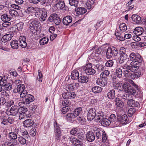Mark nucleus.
<instances>
[{"mask_svg":"<svg viewBox=\"0 0 146 146\" xmlns=\"http://www.w3.org/2000/svg\"><path fill=\"white\" fill-rule=\"evenodd\" d=\"M110 71L108 70H105L102 72L100 75V77L102 78L106 79L108 77L110 74Z\"/></svg>","mask_w":146,"mask_h":146,"instance_id":"nucleus-43","label":"nucleus"},{"mask_svg":"<svg viewBox=\"0 0 146 146\" xmlns=\"http://www.w3.org/2000/svg\"><path fill=\"white\" fill-rule=\"evenodd\" d=\"M11 47L13 49H17L19 47L18 41L16 40L11 41L10 43Z\"/></svg>","mask_w":146,"mask_h":146,"instance_id":"nucleus-42","label":"nucleus"},{"mask_svg":"<svg viewBox=\"0 0 146 146\" xmlns=\"http://www.w3.org/2000/svg\"><path fill=\"white\" fill-rule=\"evenodd\" d=\"M58 16L56 14H51L48 18V20L51 22H54V21L57 19Z\"/></svg>","mask_w":146,"mask_h":146,"instance_id":"nucleus-49","label":"nucleus"},{"mask_svg":"<svg viewBox=\"0 0 146 146\" xmlns=\"http://www.w3.org/2000/svg\"><path fill=\"white\" fill-rule=\"evenodd\" d=\"M69 106H65L62 108L61 111L63 113L65 114L69 111Z\"/></svg>","mask_w":146,"mask_h":146,"instance_id":"nucleus-64","label":"nucleus"},{"mask_svg":"<svg viewBox=\"0 0 146 146\" xmlns=\"http://www.w3.org/2000/svg\"><path fill=\"white\" fill-rule=\"evenodd\" d=\"M128 117L126 115L124 114L122 115L119 119L120 123L122 124H125L128 121Z\"/></svg>","mask_w":146,"mask_h":146,"instance_id":"nucleus-38","label":"nucleus"},{"mask_svg":"<svg viewBox=\"0 0 146 146\" xmlns=\"http://www.w3.org/2000/svg\"><path fill=\"white\" fill-rule=\"evenodd\" d=\"M19 45L23 48H25L27 46V44L26 42V38L24 36H20L19 39Z\"/></svg>","mask_w":146,"mask_h":146,"instance_id":"nucleus-17","label":"nucleus"},{"mask_svg":"<svg viewBox=\"0 0 146 146\" xmlns=\"http://www.w3.org/2000/svg\"><path fill=\"white\" fill-rule=\"evenodd\" d=\"M96 137L98 141L100 140L102 137V141L103 143L105 142L107 139V136L105 132L103 130L100 129L98 130V131L95 133Z\"/></svg>","mask_w":146,"mask_h":146,"instance_id":"nucleus-5","label":"nucleus"},{"mask_svg":"<svg viewBox=\"0 0 146 146\" xmlns=\"http://www.w3.org/2000/svg\"><path fill=\"white\" fill-rule=\"evenodd\" d=\"M127 55L126 54H121L118 58L119 61L120 63H123L127 59Z\"/></svg>","mask_w":146,"mask_h":146,"instance_id":"nucleus-33","label":"nucleus"},{"mask_svg":"<svg viewBox=\"0 0 146 146\" xmlns=\"http://www.w3.org/2000/svg\"><path fill=\"white\" fill-rule=\"evenodd\" d=\"M75 11L78 15H83L87 11L86 9L84 7L75 8Z\"/></svg>","mask_w":146,"mask_h":146,"instance_id":"nucleus-23","label":"nucleus"},{"mask_svg":"<svg viewBox=\"0 0 146 146\" xmlns=\"http://www.w3.org/2000/svg\"><path fill=\"white\" fill-rule=\"evenodd\" d=\"M1 82V85L3 87L4 89L7 91H9L12 88V86L11 83L8 82L7 79H3Z\"/></svg>","mask_w":146,"mask_h":146,"instance_id":"nucleus-9","label":"nucleus"},{"mask_svg":"<svg viewBox=\"0 0 146 146\" xmlns=\"http://www.w3.org/2000/svg\"><path fill=\"white\" fill-rule=\"evenodd\" d=\"M103 116L104 115L102 112H97L96 113L94 119L96 121H99L100 122L103 119Z\"/></svg>","mask_w":146,"mask_h":146,"instance_id":"nucleus-26","label":"nucleus"},{"mask_svg":"<svg viewBox=\"0 0 146 146\" xmlns=\"http://www.w3.org/2000/svg\"><path fill=\"white\" fill-rule=\"evenodd\" d=\"M116 75L120 78L122 76V71L120 68H117L115 70Z\"/></svg>","mask_w":146,"mask_h":146,"instance_id":"nucleus-50","label":"nucleus"},{"mask_svg":"<svg viewBox=\"0 0 146 146\" xmlns=\"http://www.w3.org/2000/svg\"><path fill=\"white\" fill-rule=\"evenodd\" d=\"M81 68L88 75H92L96 73L95 70L92 68V64L90 63L86 64L84 67H82Z\"/></svg>","mask_w":146,"mask_h":146,"instance_id":"nucleus-3","label":"nucleus"},{"mask_svg":"<svg viewBox=\"0 0 146 146\" xmlns=\"http://www.w3.org/2000/svg\"><path fill=\"white\" fill-rule=\"evenodd\" d=\"M123 87V90L124 91L128 94L129 93L131 88H132V86L127 82H125L124 83Z\"/></svg>","mask_w":146,"mask_h":146,"instance_id":"nucleus-35","label":"nucleus"},{"mask_svg":"<svg viewBox=\"0 0 146 146\" xmlns=\"http://www.w3.org/2000/svg\"><path fill=\"white\" fill-rule=\"evenodd\" d=\"M131 18L133 21L137 23H138L141 21V17L139 15H133L131 17Z\"/></svg>","mask_w":146,"mask_h":146,"instance_id":"nucleus-37","label":"nucleus"},{"mask_svg":"<svg viewBox=\"0 0 146 146\" xmlns=\"http://www.w3.org/2000/svg\"><path fill=\"white\" fill-rule=\"evenodd\" d=\"M48 38L47 37H44L41 38L40 41L39 43L41 45H44L48 43Z\"/></svg>","mask_w":146,"mask_h":146,"instance_id":"nucleus-48","label":"nucleus"},{"mask_svg":"<svg viewBox=\"0 0 146 146\" xmlns=\"http://www.w3.org/2000/svg\"><path fill=\"white\" fill-rule=\"evenodd\" d=\"M143 32V29L141 27H137L135 28L134 33L136 35H140L142 34Z\"/></svg>","mask_w":146,"mask_h":146,"instance_id":"nucleus-31","label":"nucleus"},{"mask_svg":"<svg viewBox=\"0 0 146 146\" xmlns=\"http://www.w3.org/2000/svg\"><path fill=\"white\" fill-rule=\"evenodd\" d=\"M82 110V108L81 107L78 108L76 109L74 111V113L76 116H78L81 112Z\"/></svg>","mask_w":146,"mask_h":146,"instance_id":"nucleus-58","label":"nucleus"},{"mask_svg":"<svg viewBox=\"0 0 146 146\" xmlns=\"http://www.w3.org/2000/svg\"><path fill=\"white\" fill-rule=\"evenodd\" d=\"M55 5L58 9H62L65 6L64 1L62 0H56Z\"/></svg>","mask_w":146,"mask_h":146,"instance_id":"nucleus-20","label":"nucleus"},{"mask_svg":"<svg viewBox=\"0 0 146 146\" xmlns=\"http://www.w3.org/2000/svg\"><path fill=\"white\" fill-rule=\"evenodd\" d=\"M136 110L134 108L129 109L128 111V115L129 117L131 116L135 112Z\"/></svg>","mask_w":146,"mask_h":146,"instance_id":"nucleus-60","label":"nucleus"},{"mask_svg":"<svg viewBox=\"0 0 146 146\" xmlns=\"http://www.w3.org/2000/svg\"><path fill=\"white\" fill-rule=\"evenodd\" d=\"M107 82L105 79L101 78H98L96 80V83L101 86L104 87L106 85Z\"/></svg>","mask_w":146,"mask_h":146,"instance_id":"nucleus-22","label":"nucleus"},{"mask_svg":"<svg viewBox=\"0 0 146 146\" xmlns=\"http://www.w3.org/2000/svg\"><path fill=\"white\" fill-rule=\"evenodd\" d=\"M16 27L18 31H21L23 28V23L22 22L18 23L16 24Z\"/></svg>","mask_w":146,"mask_h":146,"instance_id":"nucleus-56","label":"nucleus"},{"mask_svg":"<svg viewBox=\"0 0 146 146\" xmlns=\"http://www.w3.org/2000/svg\"><path fill=\"white\" fill-rule=\"evenodd\" d=\"M71 78L73 80L78 79L79 77V73L78 71L76 70L73 71L71 73Z\"/></svg>","mask_w":146,"mask_h":146,"instance_id":"nucleus-32","label":"nucleus"},{"mask_svg":"<svg viewBox=\"0 0 146 146\" xmlns=\"http://www.w3.org/2000/svg\"><path fill=\"white\" fill-rule=\"evenodd\" d=\"M125 65H128L127 64H125L123 65L122 67V68L125 70L123 72V74H124V76L125 77H129V75L131 74L130 73H129L130 72H131L129 70H128L127 68H124V66Z\"/></svg>","mask_w":146,"mask_h":146,"instance_id":"nucleus-44","label":"nucleus"},{"mask_svg":"<svg viewBox=\"0 0 146 146\" xmlns=\"http://www.w3.org/2000/svg\"><path fill=\"white\" fill-rule=\"evenodd\" d=\"M26 138L25 137L24 138L22 136H20L18 137V140L21 144L24 145L26 143Z\"/></svg>","mask_w":146,"mask_h":146,"instance_id":"nucleus-51","label":"nucleus"},{"mask_svg":"<svg viewBox=\"0 0 146 146\" xmlns=\"http://www.w3.org/2000/svg\"><path fill=\"white\" fill-rule=\"evenodd\" d=\"M41 16L40 20L41 21H44L46 20L47 16V12L46 10L43 9L41 10Z\"/></svg>","mask_w":146,"mask_h":146,"instance_id":"nucleus-24","label":"nucleus"},{"mask_svg":"<svg viewBox=\"0 0 146 146\" xmlns=\"http://www.w3.org/2000/svg\"><path fill=\"white\" fill-rule=\"evenodd\" d=\"M96 112L95 109L94 108H91L88 111L87 118L89 121H91L94 119L95 117Z\"/></svg>","mask_w":146,"mask_h":146,"instance_id":"nucleus-12","label":"nucleus"},{"mask_svg":"<svg viewBox=\"0 0 146 146\" xmlns=\"http://www.w3.org/2000/svg\"><path fill=\"white\" fill-rule=\"evenodd\" d=\"M21 134L22 136H24V137H25L27 139L28 138L29 136L28 132L25 130L21 131Z\"/></svg>","mask_w":146,"mask_h":146,"instance_id":"nucleus-62","label":"nucleus"},{"mask_svg":"<svg viewBox=\"0 0 146 146\" xmlns=\"http://www.w3.org/2000/svg\"><path fill=\"white\" fill-rule=\"evenodd\" d=\"M129 59L130 60L132 61V62H142L143 58L141 56L138 54H135L133 52L130 54Z\"/></svg>","mask_w":146,"mask_h":146,"instance_id":"nucleus-7","label":"nucleus"},{"mask_svg":"<svg viewBox=\"0 0 146 146\" xmlns=\"http://www.w3.org/2000/svg\"><path fill=\"white\" fill-rule=\"evenodd\" d=\"M23 96L20 97L21 98H23V101H24L25 104L26 105L29 104L31 102L34 100V97L31 94H28L27 93L26 94Z\"/></svg>","mask_w":146,"mask_h":146,"instance_id":"nucleus-8","label":"nucleus"},{"mask_svg":"<svg viewBox=\"0 0 146 146\" xmlns=\"http://www.w3.org/2000/svg\"><path fill=\"white\" fill-rule=\"evenodd\" d=\"M19 108L17 106H13L9 111L7 110V114L9 115L15 116L18 113Z\"/></svg>","mask_w":146,"mask_h":146,"instance_id":"nucleus-11","label":"nucleus"},{"mask_svg":"<svg viewBox=\"0 0 146 146\" xmlns=\"http://www.w3.org/2000/svg\"><path fill=\"white\" fill-rule=\"evenodd\" d=\"M92 90L94 93H97L101 92L102 90V88L99 86H96L92 87Z\"/></svg>","mask_w":146,"mask_h":146,"instance_id":"nucleus-46","label":"nucleus"},{"mask_svg":"<svg viewBox=\"0 0 146 146\" xmlns=\"http://www.w3.org/2000/svg\"><path fill=\"white\" fill-rule=\"evenodd\" d=\"M54 132H61L59 125L57 124L56 122L55 121L54 123Z\"/></svg>","mask_w":146,"mask_h":146,"instance_id":"nucleus-59","label":"nucleus"},{"mask_svg":"<svg viewBox=\"0 0 146 146\" xmlns=\"http://www.w3.org/2000/svg\"><path fill=\"white\" fill-rule=\"evenodd\" d=\"M100 122L102 125L104 126H107L110 123L108 119L104 118Z\"/></svg>","mask_w":146,"mask_h":146,"instance_id":"nucleus-45","label":"nucleus"},{"mask_svg":"<svg viewBox=\"0 0 146 146\" xmlns=\"http://www.w3.org/2000/svg\"><path fill=\"white\" fill-rule=\"evenodd\" d=\"M119 28L120 30L123 32L125 31L127 29L126 24L124 23H122L120 25Z\"/></svg>","mask_w":146,"mask_h":146,"instance_id":"nucleus-52","label":"nucleus"},{"mask_svg":"<svg viewBox=\"0 0 146 146\" xmlns=\"http://www.w3.org/2000/svg\"><path fill=\"white\" fill-rule=\"evenodd\" d=\"M113 63L114 62L113 60H110L106 62L105 63V65L107 67H112L113 64Z\"/></svg>","mask_w":146,"mask_h":146,"instance_id":"nucleus-61","label":"nucleus"},{"mask_svg":"<svg viewBox=\"0 0 146 146\" xmlns=\"http://www.w3.org/2000/svg\"><path fill=\"white\" fill-rule=\"evenodd\" d=\"M76 94L74 92H68L62 94V96L65 99H68L73 98L75 97Z\"/></svg>","mask_w":146,"mask_h":146,"instance_id":"nucleus-14","label":"nucleus"},{"mask_svg":"<svg viewBox=\"0 0 146 146\" xmlns=\"http://www.w3.org/2000/svg\"><path fill=\"white\" fill-rule=\"evenodd\" d=\"M89 80V78L86 76H82L78 78V81L82 83H86Z\"/></svg>","mask_w":146,"mask_h":146,"instance_id":"nucleus-28","label":"nucleus"},{"mask_svg":"<svg viewBox=\"0 0 146 146\" xmlns=\"http://www.w3.org/2000/svg\"><path fill=\"white\" fill-rule=\"evenodd\" d=\"M113 87L114 88L117 89L119 90H122L123 89L124 84L122 85L121 83H118L115 84V85L113 84Z\"/></svg>","mask_w":146,"mask_h":146,"instance_id":"nucleus-40","label":"nucleus"},{"mask_svg":"<svg viewBox=\"0 0 146 146\" xmlns=\"http://www.w3.org/2000/svg\"><path fill=\"white\" fill-rule=\"evenodd\" d=\"M79 87V84L78 83H74L68 85L66 88L67 90L73 91L74 89H76L78 88Z\"/></svg>","mask_w":146,"mask_h":146,"instance_id":"nucleus-15","label":"nucleus"},{"mask_svg":"<svg viewBox=\"0 0 146 146\" xmlns=\"http://www.w3.org/2000/svg\"><path fill=\"white\" fill-rule=\"evenodd\" d=\"M34 123L32 120L27 119L23 123L24 126L26 127H30Z\"/></svg>","mask_w":146,"mask_h":146,"instance_id":"nucleus-29","label":"nucleus"},{"mask_svg":"<svg viewBox=\"0 0 146 146\" xmlns=\"http://www.w3.org/2000/svg\"><path fill=\"white\" fill-rule=\"evenodd\" d=\"M72 21V18L70 16H67L64 17L63 19V24L66 26L68 25Z\"/></svg>","mask_w":146,"mask_h":146,"instance_id":"nucleus-19","label":"nucleus"},{"mask_svg":"<svg viewBox=\"0 0 146 146\" xmlns=\"http://www.w3.org/2000/svg\"><path fill=\"white\" fill-rule=\"evenodd\" d=\"M34 11V8L32 6H31L27 8L26 10V12L27 14H29L33 12Z\"/></svg>","mask_w":146,"mask_h":146,"instance_id":"nucleus-57","label":"nucleus"},{"mask_svg":"<svg viewBox=\"0 0 146 146\" xmlns=\"http://www.w3.org/2000/svg\"><path fill=\"white\" fill-rule=\"evenodd\" d=\"M86 139L88 141L92 142L95 139V136L94 133L92 131L88 132L86 135Z\"/></svg>","mask_w":146,"mask_h":146,"instance_id":"nucleus-18","label":"nucleus"},{"mask_svg":"<svg viewBox=\"0 0 146 146\" xmlns=\"http://www.w3.org/2000/svg\"><path fill=\"white\" fill-rule=\"evenodd\" d=\"M70 142L76 146H82L83 143L82 141L78 139L74 136H71L70 138Z\"/></svg>","mask_w":146,"mask_h":146,"instance_id":"nucleus-13","label":"nucleus"},{"mask_svg":"<svg viewBox=\"0 0 146 146\" xmlns=\"http://www.w3.org/2000/svg\"><path fill=\"white\" fill-rule=\"evenodd\" d=\"M92 50L94 51L91 54V56L93 57V58L96 59V58L98 57L101 54V50L100 48L97 46L93 47Z\"/></svg>","mask_w":146,"mask_h":146,"instance_id":"nucleus-10","label":"nucleus"},{"mask_svg":"<svg viewBox=\"0 0 146 146\" xmlns=\"http://www.w3.org/2000/svg\"><path fill=\"white\" fill-rule=\"evenodd\" d=\"M40 25V22L36 19L30 20L28 24L31 32L35 35L39 33L38 27Z\"/></svg>","mask_w":146,"mask_h":146,"instance_id":"nucleus-1","label":"nucleus"},{"mask_svg":"<svg viewBox=\"0 0 146 146\" xmlns=\"http://www.w3.org/2000/svg\"><path fill=\"white\" fill-rule=\"evenodd\" d=\"M78 139L80 141H82L83 143V141L85 139V137L84 134H80L78 135Z\"/></svg>","mask_w":146,"mask_h":146,"instance_id":"nucleus-63","label":"nucleus"},{"mask_svg":"<svg viewBox=\"0 0 146 146\" xmlns=\"http://www.w3.org/2000/svg\"><path fill=\"white\" fill-rule=\"evenodd\" d=\"M115 92L114 90H110L107 94V97L110 99H114L115 97Z\"/></svg>","mask_w":146,"mask_h":146,"instance_id":"nucleus-34","label":"nucleus"},{"mask_svg":"<svg viewBox=\"0 0 146 146\" xmlns=\"http://www.w3.org/2000/svg\"><path fill=\"white\" fill-rule=\"evenodd\" d=\"M142 62H131L130 65H125L124 68H127L131 72H134L137 71L139 69V67L142 64Z\"/></svg>","mask_w":146,"mask_h":146,"instance_id":"nucleus-2","label":"nucleus"},{"mask_svg":"<svg viewBox=\"0 0 146 146\" xmlns=\"http://www.w3.org/2000/svg\"><path fill=\"white\" fill-rule=\"evenodd\" d=\"M66 119L69 121H74L75 120V118L76 117V115L74 113H68L66 115Z\"/></svg>","mask_w":146,"mask_h":146,"instance_id":"nucleus-30","label":"nucleus"},{"mask_svg":"<svg viewBox=\"0 0 146 146\" xmlns=\"http://www.w3.org/2000/svg\"><path fill=\"white\" fill-rule=\"evenodd\" d=\"M108 119L110 121V123L111 122H115L116 120L115 115L113 114H111L109 117Z\"/></svg>","mask_w":146,"mask_h":146,"instance_id":"nucleus-53","label":"nucleus"},{"mask_svg":"<svg viewBox=\"0 0 146 146\" xmlns=\"http://www.w3.org/2000/svg\"><path fill=\"white\" fill-rule=\"evenodd\" d=\"M9 15L12 18H15L19 16V14L17 11L14 9H10L9 11Z\"/></svg>","mask_w":146,"mask_h":146,"instance_id":"nucleus-39","label":"nucleus"},{"mask_svg":"<svg viewBox=\"0 0 146 146\" xmlns=\"http://www.w3.org/2000/svg\"><path fill=\"white\" fill-rule=\"evenodd\" d=\"M1 18L2 21L7 22L10 21L12 19V17L9 15L4 14L1 15Z\"/></svg>","mask_w":146,"mask_h":146,"instance_id":"nucleus-27","label":"nucleus"},{"mask_svg":"<svg viewBox=\"0 0 146 146\" xmlns=\"http://www.w3.org/2000/svg\"><path fill=\"white\" fill-rule=\"evenodd\" d=\"M25 88V86L24 84H20L14 89L13 92L14 93L17 92L20 94V97H24V95L25 96V95L27 93Z\"/></svg>","mask_w":146,"mask_h":146,"instance_id":"nucleus-6","label":"nucleus"},{"mask_svg":"<svg viewBox=\"0 0 146 146\" xmlns=\"http://www.w3.org/2000/svg\"><path fill=\"white\" fill-rule=\"evenodd\" d=\"M119 96L124 100H129L130 99H131L132 97L131 95L125 93L120 94L119 95Z\"/></svg>","mask_w":146,"mask_h":146,"instance_id":"nucleus-36","label":"nucleus"},{"mask_svg":"<svg viewBox=\"0 0 146 146\" xmlns=\"http://www.w3.org/2000/svg\"><path fill=\"white\" fill-rule=\"evenodd\" d=\"M96 0H88L87 2L85 3V7L88 9H92L94 6L93 5L95 3Z\"/></svg>","mask_w":146,"mask_h":146,"instance_id":"nucleus-21","label":"nucleus"},{"mask_svg":"<svg viewBox=\"0 0 146 146\" xmlns=\"http://www.w3.org/2000/svg\"><path fill=\"white\" fill-rule=\"evenodd\" d=\"M115 104L118 107L122 108L124 106V103L120 100L119 98H116L115 99Z\"/></svg>","mask_w":146,"mask_h":146,"instance_id":"nucleus-41","label":"nucleus"},{"mask_svg":"<svg viewBox=\"0 0 146 146\" xmlns=\"http://www.w3.org/2000/svg\"><path fill=\"white\" fill-rule=\"evenodd\" d=\"M14 35L13 32H11L9 33L4 35L2 37V40L4 42L10 40Z\"/></svg>","mask_w":146,"mask_h":146,"instance_id":"nucleus-16","label":"nucleus"},{"mask_svg":"<svg viewBox=\"0 0 146 146\" xmlns=\"http://www.w3.org/2000/svg\"><path fill=\"white\" fill-rule=\"evenodd\" d=\"M118 54V51L116 48L109 47L106 50V56L107 58L109 59L113 56H117Z\"/></svg>","mask_w":146,"mask_h":146,"instance_id":"nucleus-4","label":"nucleus"},{"mask_svg":"<svg viewBox=\"0 0 146 146\" xmlns=\"http://www.w3.org/2000/svg\"><path fill=\"white\" fill-rule=\"evenodd\" d=\"M17 135L13 132L9 133V134L8 137L12 141H14L17 139Z\"/></svg>","mask_w":146,"mask_h":146,"instance_id":"nucleus-47","label":"nucleus"},{"mask_svg":"<svg viewBox=\"0 0 146 146\" xmlns=\"http://www.w3.org/2000/svg\"><path fill=\"white\" fill-rule=\"evenodd\" d=\"M70 5L72 6L76 7L77 6L78 2V0H68Z\"/></svg>","mask_w":146,"mask_h":146,"instance_id":"nucleus-54","label":"nucleus"},{"mask_svg":"<svg viewBox=\"0 0 146 146\" xmlns=\"http://www.w3.org/2000/svg\"><path fill=\"white\" fill-rule=\"evenodd\" d=\"M0 120L1 123H2L4 125L7 124L8 121H7V118L5 116H1L0 117Z\"/></svg>","mask_w":146,"mask_h":146,"instance_id":"nucleus-55","label":"nucleus"},{"mask_svg":"<svg viewBox=\"0 0 146 146\" xmlns=\"http://www.w3.org/2000/svg\"><path fill=\"white\" fill-rule=\"evenodd\" d=\"M127 103L129 106L132 107H137L139 105V104L138 102L135 101L132 98L128 100Z\"/></svg>","mask_w":146,"mask_h":146,"instance_id":"nucleus-25","label":"nucleus"}]
</instances>
